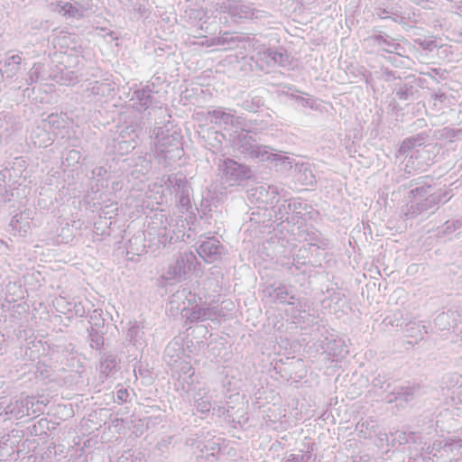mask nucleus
<instances>
[{
	"mask_svg": "<svg viewBox=\"0 0 462 462\" xmlns=\"http://www.w3.org/2000/svg\"><path fill=\"white\" fill-rule=\"evenodd\" d=\"M185 222L186 220L182 217L173 219L162 211L154 213L151 217L144 234L148 238L149 246L159 250L168 244L182 240L186 233Z\"/></svg>",
	"mask_w": 462,
	"mask_h": 462,
	"instance_id": "f257e3e1",
	"label": "nucleus"
},
{
	"mask_svg": "<svg viewBox=\"0 0 462 462\" xmlns=\"http://www.w3.org/2000/svg\"><path fill=\"white\" fill-rule=\"evenodd\" d=\"M426 138L424 134H418L402 141L397 157L406 161L405 168L409 172L411 170L424 171L435 162L439 148L436 143H426Z\"/></svg>",
	"mask_w": 462,
	"mask_h": 462,
	"instance_id": "f03ea898",
	"label": "nucleus"
},
{
	"mask_svg": "<svg viewBox=\"0 0 462 462\" xmlns=\"http://www.w3.org/2000/svg\"><path fill=\"white\" fill-rule=\"evenodd\" d=\"M180 134L162 126L153 129L151 136V151L158 164L163 168L180 160L183 150L180 147Z\"/></svg>",
	"mask_w": 462,
	"mask_h": 462,
	"instance_id": "7ed1b4c3",
	"label": "nucleus"
},
{
	"mask_svg": "<svg viewBox=\"0 0 462 462\" xmlns=\"http://www.w3.org/2000/svg\"><path fill=\"white\" fill-rule=\"evenodd\" d=\"M413 181L411 180V182ZM415 185L416 187L414 188L412 183L410 185V193L413 199L411 201L405 213L410 217H414L430 210L433 211L439 203L448 202L453 196L450 190L439 189L438 191H433L432 187L424 181H417Z\"/></svg>",
	"mask_w": 462,
	"mask_h": 462,
	"instance_id": "20e7f679",
	"label": "nucleus"
},
{
	"mask_svg": "<svg viewBox=\"0 0 462 462\" xmlns=\"http://www.w3.org/2000/svg\"><path fill=\"white\" fill-rule=\"evenodd\" d=\"M209 5L212 13L217 12L227 15L224 16L226 23L227 17L236 24L249 20L264 21L270 17L268 12L256 8L254 4L241 0H211Z\"/></svg>",
	"mask_w": 462,
	"mask_h": 462,
	"instance_id": "39448f33",
	"label": "nucleus"
},
{
	"mask_svg": "<svg viewBox=\"0 0 462 462\" xmlns=\"http://www.w3.org/2000/svg\"><path fill=\"white\" fill-rule=\"evenodd\" d=\"M235 149L245 159L264 162L268 158L269 146L257 143L248 129H243L233 141Z\"/></svg>",
	"mask_w": 462,
	"mask_h": 462,
	"instance_id": "423d86ee",
	"label": "nucleus"
},
{
	"mask_svg": "<svg viewBox=\"0 0 462 462\" xmlns=\"http://www.w3.org/2000/svg\"><path fill=\"white\" fill-rule=\"evenodd\" d=\"M217 171L224 189L240 185L251 176V171L247 166L229 158L219 160Z\"/></svg>",
	"mask_w": 462,
	"mask_h": 462,
	"instance_id": "0eeeda50",
	"label": "nucleus"
},
{
	"mask_svg": "<svg viewBox=\"0 0 462 462\" xmlns=\"http://www.w3.org/2000/svg\"><path fill=\"white\" fill-rule=\"evenodd\" d=\"M165 185L175 193L176 200L182 212L195 215L190 200L191 187L181 173L169 175Z\"/></svg>",
	"mask_w": 462,
	"mask_h": 462,
	"instance_id": "6e6552de",
	"label": "nucleus"
},
{
	"mask_svg": "<svg viewBox=\"0 0 462 462\" xmlns=\"http://www.w3.org/2000/svg\"><path fill=\"white\" fill-rule=\"evenodd\" d=\"M51 42L54 49L67 55L68 58L70 56L74 57L76 59L75 65L79 64V58L82 53V46L80 38L78 35L61 31L54 35Z\"/></svg>",
	"mask_w": 462,
	"mask_h": 462,
	"instance_id": "1a4fd4ad",
	"label": "nucleus"
},
{
	"mask_svg": "<svg viewBox=\"0 0 462 462\" xmlns=\"http://www.w3.org/2000/svg\"><path fill=\"white\" fill-rule=\"evenodd\" d=\"M154 83H148L145 86L134 90L130 102L132 107L138 112H144L149 108L161 107L160 102L155 97Z\"/></svg>",
	"mask_w": 462,
	"mask_h": 462,
	"instance_id": "9d476101",
	"label": "nucleus"
},
{
	"mask_svg": "<svg viewBox=\"0 0 462 462\" xmlns=\"http://www.w3.org/2000/svg\"><path fill=\"white\" fill-rule=\"evenodd\" d=\"M60 117L51 114L42 121V125L36 126L31 133L30 139L35 147H48L52 144L53 138L49 132L52 127H60Z\"/></svg>",
	"mask_w": 462,
	"mask_h": 462,
	"instance_id": "9b49d317",
	"label": "nucleus"
},
{
	"mask_svg": "<svg viewBox=\"0 0 462 462\" xmlns=\"http://www.w3.org/2000/svg\"><path fill=\"white\" fill-rule=\"evenodd\" d=\"M304 203L300 199H276V204L272 207V211L276 221L293 222L295 217L301 214Z\"/></svg>",
	"mask_w": 462,
	"mask_h": 462,
	"instance_id": "f8f14e48",
	"label": "nucleus"
},
{
	"mask_svg": "<svg viewBox=\"0 0 462 462\" xmlns=\"http://www.w3.org/2000/svg\"><path fill=\"white\" fill-rule=\"evenodd\" d=\"M279 194L280 192L277 186L266 183L256 185L246 190L247 199L251 203L255 204H273Z\"/></svg>",
	"mask_w": 462,
	"mask_h": 462,
	"instance_id": "ddd939ff",
	"label": "nucleus"
},
{
	"mask_svg": "<svg viewBox=\"0 0 462 462\" xmlns=\"http://www.w3.org/2000/svg\"><path fill=\"white\" fill-rule=\"evenodd\" d=\"M50 6L52 11L58 12L67 18H83L88 11L85 4L75 2L70 3L61 0H51Z\"/></svg>",
	"mask_w": 462,
	"mask_h": 462,
	"instance_id": "4468645a",
	"label": "nucleus"
},
{
	"mask_svg": "<svg viewBox=\"0 0 462 462\" xmlns=\"http://www.w3.org/2000/svg\"><path fill=\"white\" fill-rule=\"evenodd\" d=\"M199 255L207 263H213L220 259L224 247L215 237H208L197 249Z\"/></svg>",
	"mask_w": 462,
	"mask_h": 462,
	"instance_id": "2eb2a0df",
	"label": "nucleus"
},
{
	"mask_svg": "<svg viewBox=\"0 0 462 462\" xmlns=\"http://www.w3.org/2000/svg\"><path fill=\"white\" fill-rule=\"evenodd\" d=\"M418 92L417 79L414 75H408L403 79L398 77L394 85V94L399 100H410Z\"/></svg>",
	"mask_w": 462,
	"mask_h": 462,
	"instance_id": "dca6fc26",
	"label": "nucleus"
},
{
	"mask_svg": "<svg viewBox=\"0 0 462 462\" xmlns=\"http://www.w3.org/2000/svg\"><path fill=\"white\" fill-rule=\"evenodd\" d=\"M419 393V387L416 386H394L385 396L387 402H398L397 406H403L412 401Z\"/></svg>",
	"mask_w": 462,
	"mask_h": 462,
	"instance_id": "f3484780",
	"label": "nucleus"
},
{
	"mask_svg": "<svg viewBox=\"0 0 462 462\" xmlns=\"http://www.w3.org/2000/svg\"><path fill=\"white\" fill-rule=\"evenodd\" d=\"M374 44L378 46L380 51L388 54L397 53L402 55L405 52L404 47L385 32H380L372 36Z\"/></svg>",
	"mask_w": 462,
	"mask_h": 462,
	"instance_id": "a211bd4d",
	"label": "nucleus"
},
{
	"mask_svg": "<svg viewBox=\"0 0 462 462\" xmlns=\"http://www.w3.org/2000/svg\"><path fill=\"white\" fill-rule=\"evenodd\" d=\"M115 84L107 79L91 81L88 84L86 93L88 97H108L114 95Z\"/></svg>",
	"mask_w": 462,
	"mask_h": 462,
	"instance_id": "6ab92c4d",
	"label": "nucleus"
},
{
	"mask_svg": "<svg viewBox=\"0 0 462 462\" xmlns=\"http://www.w3.org/2000/svg\"><path fill=\"white\" fill-rule=\"evenodd\" d=\"M269 296L273 300L274 303L293 305L295 294L292 291V286L281 283L277 287H271L268 289Z\"/></svg>",
	"mask_w": 462,
	"mask_h": 462,
	"instance_id": "aec40b11",
	"label": "nucleus"
},
{
	"mask_svg": "<svg viewBox=\"0 0 462 462\" xmlns=\"http://www.w3.org/2000/svg\"><path fill=\"white\" fill-rule=\"evenodd\" d=\"M208 116L211 123L219 126H228L234 120V110L225 107L208 109Z\"/></svg>",
	"mask_w": 462,
	"mask_h": 462,
	"instance_id": "412c9836",
	"label": "nucleus"
},
{
	"mask_svg": "<svg viewBox=\"0 0 462 462\" xmlns=\"http://www.w3.org/2000/svg\"><path fill=\"white\" fill-rule=\"evenodd\" d=\"M282 93L291 99L294 100V102L302 106V107H310L311 109H318L317 99L315 98H306L303 97L297 93H301L299 89L295 88L293 85H284L282 87Z\"/></svg>",
	"mask_w": 462,
	"mask_h": 462,
	"instance_id": "4be33fe9",
	"label": "nucleus"
},
{
	"mask_svg": "<svg viewBox=\"0 0 462 462\" xmlns=\"http://www.w3.org/2000/svg\"><path fill=\"white\" fill-rule=\"evenodd\" d=\"M294 177L299 183L304 186H312L317 182L311 165L308 162L295 164Z\"/></svg>",
	"mask_w": 462,
	"mask_h": 462,
	"instance_id": "5701e85b",
	"label": "nucleus"
},
{
	"mask_svg": "<svg viewBox=\"0 0 462 462\" xmlns=\"http://www.w3.org/2000/svg\"><path fill=\"white\" fill-rule=\"evenodd\" d=\"M22 57L20 54H13L0 62V72L3 77L12 79L20 70Z\"/></svg>",
	"mask_w": 462,
	"mask_h": 462,
	"instance_id": "b1692460",
	"label": "nucleus"
},
{
	"mask_svg": "<svg viewBox=\"0 0 462 462\" xmlns=\"http://www.w3.org/2000/svg\"><path fill=\"white\" fill-rule=\"evenodd\" d=\"M134 170L133 174H136V178L146 176L152 169V154L145 152L140 153L132 158Z\"/></svg>",
	"mask_w": 462,
	"mask_h": 462,
	"instance_id": "393cba45",
	"label": "nucleus"
},
{
	"mask_svg": "<svg viewBox=\"0 0 462 462\" xmlns=\"http://www.w3.org/2000/svg\"><path fill=\"white\" fill-rule=\"evenodd\" d=\"M190 322L204 321L213 319L217 316V310L215 308H204L196 305L185 314Z\"/></svg>",
	"mask_w": 462,
	"mask_h": 462,
	"instance_id": "a878e982",
	"label": "nucleus"
},
{
	"mask_svg": "<svg viewBox=\"0 0 462 462\" xmlns=\"http://www.w3.org/2000/svg\"><path fill=\"white\" fill-rule=\"evenodd\" d=\"M183 355V346L177 341H171L165 347L163 359L167 365L172 366L181 359Z\"/></svg>",
	"mask_w": 462,
	"mask_h": 462,
	"instance_id": "bb28decb",
	"label": "nucleus"
},
{
	"mask_svg": "<svg viewBox=\"0 0 462 462\" xmlns=\"http://www.w3.org/2000/svg\"><path fill=\"white\" fill-rule=\"evenodd\" d=\"M254 39L245 37L243 35H233L230 32H224L222 35L217 37V43L222 46H226L227 49H233L239 46L241 43L244 45L247 42L249 44L254 43Z\"/></svg>",
	"mask_w": 462,
	"mask_h": 462,
	"instance_id": "cd10ccee",
	"label": "nucleus"
},
{
	"mask_svg": "<svg viewBox=\"0 0 462 462\" xmlns=\"http://www.w3.org/2000/svg\"><path fill=\"white\" fill-rule=\"evenodd\" d=\"M326 351L329 356H333V361H339L348 355V346L341 338H334L330 340L326 347Z\"/></svg>",
	"mask_w": 462,
	"mask_h": 462,
	"instance_id": "c85d7f7f",
	"label": "nucleus"
},
{
	"mask_svg": "<svg viewBox=\"0 0 462 462\" xmlns=\"http://www.w3.org/2000/svg\"><path fill=\"white\" fill-rule=\"evenodd\" d=\"M403 333L405 337L414 338L417 343L423 339L424 335L429 333V329L425 325L411 321L405 325Z\"/></svg>",
	"mask_w": 462,
	"mask_h": 462,
	"instance_id": "c756f323",
	"label": "nucleus"
},
{
	"mask_svg": "<svg viewBox=\"0 0 462 462\" xmlns=\"http://www.w3.org/2000/svg\"><path fill=\"white\" fill-rule=\"evenodd\" d=\"M174 263L180 266L181 274L184 277L189 271L195 268L197 258L192 252H184L177 256Z\"/></svg>",
	"mask_w": 462,
	"mask_h": 462,
	"instance_id": "7c9ffc66",
	"label": "nucleus"
},
{
	"mask_svg": "<svg viewBox=\"0 0 462 462\" xmlns=\"http://www.w3.org/2000/svg\"><path fill=\"white\" fill-rule=\"evenodd\" d=\"M269 156L264 160V162H269L274 164L275 167L282 166V170H288L292 168V159L287 156L282 152H274L269 146Z\"/></svg>",
	"mask_w": 462,
	"mask_h": 462,
	"instance_id": "2f4dec72",
	"label": "nucleus"
},
{
	"mask_svg": "<svg viewBox=\"0 0 462 462\" xmlns=\"http://www.w3.org/2000/svg\"><path fill=\"white\" fill-rule=\"evenodd\" d=\"M126 133L129 134L126 130L121 132L117 141V144L116 146L117 152L122 155L127 154L133 150H134L137 144L135 141V137H137V134L134 133V131L132 130L133 136H130L129 140H125Z\"/></svg>",
	"mask_w": 462,
	"mask_h": 462,
	"instance_id": "473e14b6",
	"label": "nucleus"
},
{
	"mask_svg": "<svg viewBox=\"0 0 462 462\" xmlns=\"http://www.w3.org/2000/svg\"><path fill=\"white\" fill-rule=\"evenodd\" d=\"M117 365L116 356L111 353H104L100 360V373L106 377L116 372Z\"/></svg>",
	"mask_w": 462,
	"mask_h": 462,
	"instance_id": "72a5a7b5",
	"label": "nucleus"
},
{
	"mask_svg": "<svg viewBox=\"0 0 462 462\" xmlns=\"http://www.w3.org/2000/svg\"><path fill=\"white\" fill-rule=\"evenodd\" d=\"M194 401L198 412L204 414L209 412L211 410L216 411V407H213L211 404V397L206 393H201L200 391L197 393Z\"/></svg>",
	"mask_w": 462,
	"mask_h": 462,
	"instance_id": "f704fd0d",
	"label": "nucleus"
},
{
	"mask_svg": "<svg viewBox=\"0 0 462 462\" xmlns=\"http://www.w3.org/2000/svg\"><path fill=\"white\" fill-rule=\"evenodd\" d=\"M182 278L180 268L174 262L169 264L167 270L162 275V279L166 282V284L171 285L180 282Z\"/></svg>",
	"mask_w": 462,
	"mask_h": 462,
	"instance_id": "c9c22d12",
	"label": "nucleus"
},
{
	"mask_svg": "<svg viewBox=\"0 0 462 462\" xmlns=\"http://www.w3.org/2000/svg\"><path fill=\"white\" fill-rule=\"evenodd\" d=\"M292 62H293V58L290 55V53L286 50H284L282 48L275 49L274 60H273L274 66L278 65L282 68L291 69H292Z\"/></svg>",
	"mask_w": 462,
	"mask_h": 462,
	"instance_id": "e433bc0d",
	"label": "nucleus"
},
{
	"mask_svg": "<svg viewBox=\"0 0 462 462\" xmlns=\"http://www.w3.org/2000/svg\"><path fill=\"white\" fill-rule=\"evenodd\" d=\"M274 53L275 49L262 47L252 59H255L256 62L264 63L267 67H273L274 66Z\"/></svg>",
	"mask_w": 462,
	"mask_h": 462,
	"instance_id": "4c0bfd02",
	"label": "nucleus"
},
{
	"mask_svg": "<svg viewBox=\"0 0 462 462\" xmlns=\"http://www.w3.org/2000/svg\"><path fill=\"white\" fill-rule=\"evenodd\" d=\"M6 414L15 417L17 419L25 416L24 406L23 399H17L14 402H10L5 409Z\"/></svg>",
	"mask_w": 462,
	"mask_h": 462,
	"instance_id": "58836bf2",
	"label": "nucleus"
},
{
	"mask_svg": "<svg viewBox=\"0 0 462 462\" xmlns=\"http://www.w3.org/2000/svg\"><path fill=\"white\" fill-rule=\"evenodd\" d=\"M376 421L369 419L359 421L356 425L358 435L365 439L369 438L372 432H375Z\"/></svg>",
	"mask_w": 462,
	"mask_h": 462,
	"instance_id": "ea45409f",
	"label": "nucleus"
},
{
	"mask_svg": "<svg viewBox=\"0 0 462 462\" xmlns=\"http://www.w3.org/2000/svg\"><path fill=\"white\" fill-rule=\"evenodd\" d=\"M9 175V170L5 168L0 170V201L6 202L11 199L13 193L7 189L6 178Z\"/></svg>",
	"mask_w": 462,
	"mask_h": 462,
	"instance_id": "a19ab883",
	"label": "nucleus"
},
{
	"mask_svg": "<svg viewBox=\"0 0 462 462\" xmlns=\"http://www.w3.org/2000/svg\"><path fill=\"white\" fill-rule=\"evenodd\" d=\"M89 345L91 348L99 350L104 346V332L102 329L88 328Z\"/></svg>",
	"mask_w": 462,
	"mask_h": 462,
	"instance_id": "79ce46f5",
	"label": "nucleus"
},
{
	"mask_svg": "<svg viewBox=\"0 0 462 462\" xmlns=\"http://www.w3.org/2000/svg\"><path fill=\"white\" fill-rule=\"evenodd\" d=\"M44 70V65L41 62H36L33 64L32 69L29 70L28 78L26 79V83L28 85L34 84L38 82L39 80L43 79V73Z\"/></svg>",
	"mask_w": 462,
	"mask_h": 462,
	"instance_id": "37998d69",
	"label": "nucleus"
},
{
	"mask_svg": "<svg viewBox=\"0 0 462 462\" xmlns=\"http://www.w3.org/2000/svg\"><path fill=\"white\" fill-rule=\"evenodd\" d=\"M67 312L75 315L77 317H84L87 313L88 307L86 306L82 301L73 300L71 302H68Z\"/></svg>",
	"mask_w": 462,
	"mask_h": 462,
	"instance_id": "c03bdc74",
	"label": "nucleus"
},
{
	"mask_svg": "<svg viewBox=\"0 0 462 462\" xmlns=\"http://www.w3.org/2000/svg\"><path fill=\"white\" fill-rule=\"evenodd\" d=\"M440 138L446 142L453 143L462 139V130L445 127L441 130Z\"/></svg>",
	"mask_w": 462,
	"mask_h": 462,
	"instance_id": "a18cd8bd",
	"label": "nucleus"
},
{
	"mask_svg": "<svg viewBox=\"0 0 462 462\" xmlns=\"http://www.w3.org/2000/svg\"><path fill=\"white\" fill-rule=\"evenodd\" d=\"M102 310L101 309H95L89 315V328L95 329H102L105 325V319L102 318Z\"/></svg>",
	"mask_w": 462,
	"mask_h": 462,
	"instance_id": "49530a36",
	"label": "nucleus"
},
{
	"mask_svg": "<svg viewBox=\"0 0 462 462\" xmlns=\"http://www.w3.org/2000/svg\"><path fill=\"white\" fill-rule=\"evenodd\" d=\"M7 118V115L0 114V138H7L13 133V125Z\"/></svg>",
	"mask_w": 462,
	"mask_h": 462,
	"instance_id": "de8ad7c7",
	"label": "nucleus"
},
{
	"mask_svg": "<svg viewBox=\"0 0 462 462\" xmlns=\"http://www.w3.org/2000/svg\"><path fill=\"white\" fill-rule=\"evenodd\" d=\"M78 82V74L69 69H62L60 72V83L63 85H74Z\"/></svg>",
	"mask_w": 462,
	"mask_h": 462,
	"instance_id": "09e8293b",
	"label": "nucleus"
},
{
	"mask_svg": "<svg viewBox=\"0 0 462 462\" xmlns=\"http://www.w3.org/2000/svg\"><path fill=\"white\" fill-rule=\"evenodd\" d=\"M92 178L97 180V186H104V178L107 175V170L103 166L96 167L92 170Z\"/></svg>",
	"mask_w": 462,
	"mask_h": 462,
	"instance_id": "8fccbe9b",
	"label": "nucleus"
},
{
	"mask_svg": "<svg viewBox=\"0 0 462 462\" xmlns=\"http://www.w3.org/2000/svg\"><path fill=\"white\" fill-rule=\"evenodd\" d=\"M311 451L312 448L302 455L291 454L285 462H310L312 457Z\"/></svg>",
	"mask_w": 462,
	"mask_h": 462,
	"instance_id": "3c124183",
	"label": "nucleus"
},
{
	"mask_svg": "<svg viewBox=\"0 0 462 462\" xmlns=\"http://www.w3.org/2000/svg\"><path fill=\"white\" fill-rule=\"evenodd\" d=\"M141 328L137 325H134L129 328L127 332V338L130 342H133L135 345L138 342V339L141 337Z\"/></svg>",
	"mask_w": 462,
	"mask_h": 462,
	"instance_id": "603ef678",
	"label": "nucleus"
},
{
	"mask_svg": "<svg viewBox=\"0 0 462 462\" xmlns=\"http://www.w3.org/2000/svg\"><path fill=\"white\" fill-rule=\"evenodd\" d=\"M30 218V213L29 212H23L20 215H15L13 217L11 220V226L14 229H21L22 226H19L20 223H22L23 220H28Z\"/></svg>",
	"mask_w": 462,
	"mask_h": 462,
	"instance_id": "864d4df0",
	"label": "nucleus"
},
{
	"mask_svg": "<svg viewBox=\"0 0 462 462\" xmlns=\"http://www.w3.org/2000/svg\"><path fill=\"white\" fill-rule=\"evenodd\" d=\"M22 399H23V406H24L25 416L30 415V410L31 409L32 410V413H36L38 411H41L38 407L36 409H34L35 402L33 401V398L26 396V397L22 398Z\"/></svg>",
	"mask_w": 462,
	"mask_h": 462,
	"instance_id": "5fc2aeb1",
	"label": "nucleus"
},
{
	"mask_svg": "<svg viewBox=\"0 0 462 462\" xmlns=\"http://www.w3.org/2000/svg\"><path fill=\"white\" fill-rule=\"evenodd\" d=\"M100 214L103 215L106 218H112L113 215H116L118 210L116 204H110L109 206H106L105 208H100Z\"/></svg>",
	"mask_w": 462,
	"mask_h": 462,
	"instance_id": "6e6d98bb",
	"label": "nucleus"
},
{
	"mask_svg": "<svg viewBox=\"0 0 462 462\" xmlns=\"http://www.w3.org/2000/svg\"><path fill=\"white\" fill-rule=\"evenodd\" d=\"M116 400L118 403H124V402H126L128 400L129 392L126 388H124L123 386H121L120 388H118L116 390Z\"/></svg>",
	"mask_w": 462,
	"mask_h": 462,
	"instance_id": "4d7b16f0",
	"label": "nucleus"
},
{
	"mask_svg": "<svg viewBox=\"0 0 462 462\" xmlns=\"http://www.w3.org/2000/svg\"><path fill=\"white\" fill-rule=\"evenodd\" d=\"M403 54H404V52H402V55H399L397 53H393V54H388V56H385L384 58L389 62L393 64L395 67H400V66L403 65V62L402 60V59L404 57Z\"/></svg>",
	"mask_w": 462,
	"mask_h": 462,
	"instance_id": "13d9d810",
	"label": "nucleus"
},
{
	"mask_svg": "<svg viewBox=\"0 0 462 462\" xmlns=\"http://www.w3.org/2000/svg\"><path fill=\"white\" fill-rule=\"evenodd\" d=\"M386 383V381L384 380L383 376H381L380 374L374 377L372 381V384L375 388L384 389L385 391L390 388V383H387L386 387L384 388V384Z\"/></svg>",
	"mask_w": 462,
	"mask_h": 462,
	"instance_id": "bf43d9fd",
	"label": "nucleus"
},
{
	"mask_svg": "<svg viewBox=\"0 0 462 462\" xmlns=\"http://www.w3.org/2000/svg\"><path fill=\"white\" fill-rule=\"evenodd\" d=\"M431 448H432V450H435V452L438 455L439 453H440V451L442 449H444L446 451L447 448H449L450 445L447 441L443 442L442 440H435L433 442V444L431 445Z\"/></svg>",
	"mask_w": 462,
	"mask_h": 462,
	"instance_id": "052dcab7",
	"label": "nucleus"
},
{
	"mask_svg": "<svg viewBox=\"0 0 462 462\" xmlns=\"http://www.w3.org/2000/svg\"><path fill=\"white\" fill-rule=\"evenodd\" d=\"M210 135H213L214 137V142L215 143H208V145L213 147V148H216V149H218L219 148V143L221 141L220 138H223L224 135L222 134H219V132L217 131H214V132H211V133H208V139H210Z\"/></svg>",
	"mask_w": 462,
	"mask_h": 462,
	"instance_id": "680f3d73",
	"label": "nucleus"
},
{
	"mask_svg": "<svg viewBox=\"0 0 462 462\" xmlns=\"http://www.w3.org/2000/svg\"><path fill=\"white\" fill-rule=\"evenodd\" d=\"M232 124L229 125L234 126L236 128H241V131L245 128V119L243 116H236L234 114V120H232Z\"/></svg>",
	"mask_w": 462,
	"mask_h": 462,
	"instance_id": "e2e57ef3",
	"label": "nucleus"
},
{
	"mask_svg": "<svg viewBox=\"0 0 462 462\" xmlns=\"http://www.w3.org/2000/svg\"><path fill=\"white\" fill-rule=\"evenodd\" d=\"M389 14H393V13L389 9L382 7L375 8L374 12V15H376L381 19L389 18Z\"/></svg>",
	"mask_w": 462,
	"mask_h": 462,
	"instance_id": "0e129e2a",
	"label": "nucleus"
},
{
	"mask_svg": "<svg viewBox=\"0 0 462 462\" xmlns=\"http://www.w3.org/2000/svg\"><path fill=\"white\" fill-rule=\"evenodd\" d=\"M171 439H172L171 437H167V438L162 439L160 441H158L156 448L159 450L163 451L164 448H167L169 447V445L171 443Z\"/></svg>",
	"mask_w": 462,
	"mask_h": 462,
	"instance_id": "69168bd1",
	"label": "nucleus"
},
{
	"mask_svg": "<svg viewBox=\"0 0 462 462\" xmlns=\"http://www.w3.org/2000/svg\"><path fill=\"white\" fill-rule=\"evenodd\" d=\"M420 46L429 51H433L437 48V44L433 41H423L420 42Z\"/></svg>",
	"mask_w": 462,
	"mask_h": 462,
	"instance_id": "338daca9",
	"label": "nucleus"
},
{
	"mask_svg": "<svg viewBox=\"0 0 462 462\" xmlns=\"http://www.w3.org/2000/svg\"><path fill=\"white\" fill-rule=\"evenodd\" d=\"M383 77L386 81L392 80V79H398V78L394 75L393 71L385 69L383 71Z\"/></svg>",
	"mask_w": 462,
	"mask_h": 462,
	"instance_id": "774afa93",
	"label": "nucleus"
}]
</instances>
